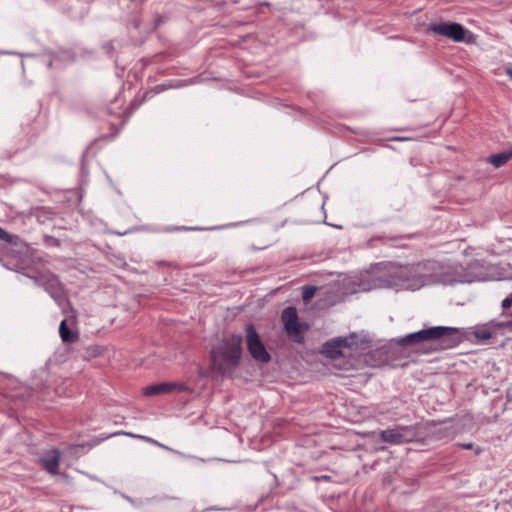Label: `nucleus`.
<instances>
[{
    "label": "nucleus",
    "mask_w": 512,
    "mask_h": 512,
    "mask_svg": "<svg viewBox=\"0 0 512 512\" xmlns=\"http://www.w3.org/2000/svg\"><path fill=\"white\" fill-rule=\"evenodd\" d=\"M378 436L382 442L391 445H401L413 441L416 434L413 427L399 425L395 428L379 431Z\"/></svg>",
    "instance_id": "obj_6"
},
{
    "label": "nucleus",
    "mask_w": 512,
    "mask_h": 512,
    "mask_svg": "<svg viewBox=\"0 0 512 512\" xmlns=\"http://www.w3.org/2000/svg\"><path fill=\"white\" fill-rule=\"evenodd\" d=\"M480 452H481V450L478 448V449L476 450V453H477V454H479Z\"/></svg>",
    "instance_id": "obj_22"
},
{
    "label": "nucleus",
    "mask_w": 512,
    "mask_h": 512,
    "mask_svg": "<svg viewBox=\"0 0 512 512\" xmlns=\"http://www.w3.org/2000/svg\"><path fill=\"white\" fill-rule=\"evenodd\" d=\"M242 336L230 335L211 351V362L213 368L222 376H231L238 368L242 357Z\"/></svg>",
    "instance_id": "obj_1"
},
{
    "label": "nucleus",
    "mask_w": 512,
    "mask_h": 512,
    "mask_svg": "<svg viewBox=\"0 0 512 512\" xmlns=\"http://www.w3.org/2000/svg\"><path fill=\"white\" fill-rule=\"evenodd\" d=\"M474 336L479 340L485 341L492 337V333L486 328H478L474 331Z\"/></svg>",
    "instance_id": "obj_13"
},
{
    "label": "nucleus",
    "mask_w": 512,
    "mask_h": 512,
    "mask_svg": "<svg viewBox=\"0 0 512 512\" xmlns=\"http://www.w3.org/2000/svg\"><path fill=\"white\" fill-rule=\"evenodd\" d=\"M284 330L289 337L297 343H303V332L308 327L305 323L299 322L297 309L293 306L286 307L281 314Z\"/></svg>",
    "instance_id": "obj_4"
},
{
    "label": "nucleus",
    "mask_w": 512,
    "mask_h": 512,
    "mask_svg": "<svg viewBox=\"0 0 512 512\" xmlns=\"http://www.w3.org/2000/svg\"><path fill=\"white\" fill-rule=\"evenodd\" d=\"M316 292V288L313 286H306L303 288L302 298L305 302L311 300Z\"/></svg>",
    "instance_id": "obj_15"
},
{
    "label": "nucleus",
    "mask_w": 512,
    "mask_h": 512,
    "mask_svg": "<svg viewBox=\"0 0 512 512\" xmlns=\"http://www.w3.org/2000/svg\"><path fill=\"white\" fill-rule=\"evenodd\" d=\"M421 264L400 265L390 263L379 280L383 287L400 289H415L423 284L422 278L418 275Z\"/></svg>",
    "instance_id": "obj_3"
},
{
    "label": "nucleus",
    "mask_w": 512,
    "mask_h": 512,
    "mask_svg": "<svg viewBox=\"0 0 512 512\" xmlns=\"http://www.w3.org/2000/svg\"><path fill=\"white\" fill-rule=\"evenodd\" d=\"M185 392L190 390L187 386L178 383H158L154 385H150L144 388V394L147 396H154L160 394L170 393L172 391Z\"/></svg>",
    "instance_id": "obj_9"
},
{
    "label": "nucleus",
    "mask_w": 512,
    "mask_h": 512,
    "mask_svg": "<svg viewBox=\"0 0 512 512\" xmlns=\"http://www.w3.org/2000/svg\"><path fill=\"white\" fill-rule=\"evenodd\" d=\"M459 446L464 448V449H472L473 448V443H462V444H459Z\"/></svg>",
    "instance_id": "obj_19"
},
{
    "label": "nucleus",
    "mask_w": 512,
    "mask_h": 512,
    "mask_svg": "<svg viewBox=\"0 0 512 512\" xmlns=\"http://www.w3.org/2000/svg\"><path fill=\"white\" fill-rule=\"evenodd\" d=\"M353 336L339 337L324 343L322 347V354L331 359H337L343 355V349L350 347L353 343Z\"/></svg>",
    "instance_id": "obj_8"
},
{
    "label": "nucleus",
    "mask_w": 512,
    "mask_h": 512,
    "mask_svg": "<svg viewBox=\"0 0 512 512\" xmlns=\"http://www.w3.org/2000/svg\"><path fill=\"white\" fill-rule=\"evenodd\" d=\"M406 138H401V137H398L396 138V140H405Z\"/></svg>",
    "instance_id": "obj_21"
},
{
    "label": "nucleus",
    "mask_w": 512,
    "mask_h": 512,
    "mask_svg": "<svg viewBox=\"0 0 512 512\" xmlns=\"http://www.w3.org/2000/svg\"><path fill=\"white\" fill-rule=\"evenodd\" d=\"M103 49L107 54H112L114 47L112 42H108L103 45Z\"/></svg>",
    "instance_id": "obj_18"
},
{
    "label": "nucleus",
    "mask_w": 512,
    "mask_h": 512,
    "mask_svg": "<svg viewBox=\"0 0 512 512\" xmlns=\"http://www.w3.org/2000/svg\"><path fill=\"white\" fill-rule=\"evenodd\" d=\"M0 240L11 243L12 242V236L6 232L4 229L0 227Z\"/></svg>",
    "instance_id": "obj_16"
},
{
    "label": "nucleus",
    "mask_w": 512,
    "mask_h": 512,
    "mask_svg": "<svg viewBox=\"0 0 512 512\" xmlns=\"http://www.w3.org/2000/svg\"><path fill=\"white\" fill-rule=\"evenodd\" d=\"M507 74L512 78V69L511 68L507 69Z\"/></svg>",
    "instance_id": "obj_20"
},
{
    "label": "nucleus",
    "mask_w": 512,
    "mask_h": 512,
    "mask_svg": "<svg viewBox=\"0 0 512 512\" xmlns=\"http://www.w3.org/2000/svg\"><path fill=\"white\" fill-rule=\"evenodd\" d=\"M512 305V294L509 295L508 297H506L503 301H502V308L503 309H507L509 307H511Z\"/></svg>",
    "instance_id": "obj_17"
},
{
    "label": "nucleus",
    "mask_w": 512,
    "mask_h": 512,
    "mask_svg": "<svg viewBox=\"0 0 512 512\" xmlns=\"http://www.w3.org/2000/svg\"><path fill=\"white\" fill-rule=\"evenodd\" d=\"M512 158V151L501 152L497 154L490 155L488 157V162L492 164L494 167L499 168L505 165Z\"/></svg>",
    "instance_id": "obj_12"
},
{
    "label": "nucleus",
    "mask_w": 512,
    "mask_h": 512,
    "mask_svg": "<svg viewBox=\"0 0 512 512\" xmlns=\"http://www.w3.org/2000/svg\"><path fill=\"white\" fill-rule=\"evenodd\" d=\"M245 331L246 346L249 354L257 362L268 363L271 359V356L266 350L254 325L248 324L245 328Z\"/></svg>",
    "instance_id": "obj_5"
},
{
    "label": "nucleus",
    "mask_w": 512,
    "mask_h": 512,
    "mask_svg": "<svg viewBox=\"0 0 512 512\" xmlns=\"http://www.w3.org/2000/svg\"><path fill=\"white\" fill-rule=\"evenodd\" d=\"M46 289L51 294L52 297H55L56 294L59 292V283H58L57 279L53 278V279L49 280L48 286Z\"/></svg>",
    "instance_id": "obj_14"
},
{
    "label": "nucleus",
    "mask_w": 512,
    "mask_h": 512,
    "mask_svg": "<svg viewBox=\"0 0 512 512\" xmlns=\"http://www.w3.org/2000/svg\"><path fill=\"white\" fill-rule=\"evenodd\" d=\"M425 341H439L441 348L450 349L456 347L462 341V334L459 328L435 326L401 337L397 340V344L406 347Z\"/></svg>",
    "instance_id": "obj_2"
},
{
    "label": "nucleus",
    "mask_w": 512,
    "mask_h": 512,
    "mask_svg": "<svg viewBox=\"0 0 512 512\" xmlns=\"http://www.w3.org/2000/svg\"><path fill=\"white\" fill-rule=\"evenodd\" d=\"M428 30L434 34L447 37L455 42H462L468 32L461 24L456 22H440L429 25Z\"/></svg>",
    "instance_id": "obj_7"
},
{
    "label": "nucleus",
    "mask_w": 512,
    "mask_h": 512,
    "mask_svg": "<svg viewBox=\"0 0 512 512\" xmlns=\"http://www.w3.org/2000/svg\"><path fill=\"white\" fill-rule=\"evenodd\" d=\"M59 334L64 343L72 344L78 340V334L67 326L66 319L62 320L59 326Z\"/></svg>",
    "instance_id": "obj_11"
},
{
    "label": "nucleus",
    "mask_w": 512,
    "mask_h": 512,
    "mask_svg": "<svg viewBox=\"0 0 512 512\" xmlns=\"http://www.w3.org/2000/svg\"><path fill=\"white\" fill-rule=\"evenodd\" d=\"M60 460L61 452L58 449H52L43 455L39 459V462L48 473L51 475H56L58 473Z\"/></svg>",
    "instance_id": "obj_10"
}]
</instances>
